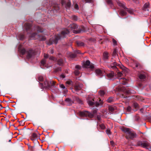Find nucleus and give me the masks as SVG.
I'll return each instance as SVG.
<instances>
[{
    "label": "nucleus",
    "mask_w": 151,
    "mask_h": 151,
    "mask_svg": "<svg viewBox=\"0 0 151 151\" xmlns=\"http://www.w3.org/2000/svg\"><path fill=\"white\" fill-rule=\"evenodd\" d=\"M40 87L41 88H46L49 89H51L52 87L56 88L55 86V82L53 81H48L46 80L44 82V83H40Z\"/></svg>",
    "instance_id": "obj_3"
},
{
    "label": "nucleus",
    "mask_w": 151,
    "mask_h": 151,
    "mask_svg": "<svg viewBox=\"0 0 151 151\" xmlns=\"http://www.w3.org/2000/svg\"><path fill=\"white\" fill-rule=\"evenodd\" d=\"M60 87L63 89H65V86L63 84L60 85Z\"/></svg>",
    "instance_id": "obj_52"
},
{
    "label": "nucleus",
    "mask_w": 151,
    "mask_h": 151,
    "mask_svg": "<svg viewBox=\"0 0 151 151\" xmlns=\"http://www.w3.org/2000/svg\"><path fill=\"white\" fill-rule=\"evenodd\" d=\"M114 76L115 73L113 71L111 72L110 73L107 74V76L110 78H113Z\"/></svg>",
    "instance_id": "obj_23"
},
{
    "label": "nucleus",
    "mask_w": 151,
    "mask_h": 151,
    "mask_svg": "<svg viewBox=\"0 0 151 151\" xmlns=\"http://www.w3.org/2000/svg\"><path fill=\"white\" fill-rule=\"evenodd\" d=\"M122 73L120 72H118L117 74V77L119 80V82L121 84L125 85L127 83V80L125 78H120L122 76Z\"/></svg>",
    "instance_id": "obj_5"
},
{
    "label": "nucleus",
    "mask_w": 151,
    "mask_h": 151,
    "mask_svg": "<svg viewBox=\"0 0 151 151\" xmlns=\"http://www.w3.org/2000/svg\"><path fill=\"white\" fill-rule=\"evenodd\" d=\"M133 106L134 107L136 108H139V105L137 103H134L133 104Z\"/></svg>",
    "instance_id": "obj_36"
},
{
    "label": "nucleus",
    "mask_w": 151,
    "mask_h": 151,
    "mask_svg": "<svg viewBox=\"0 0 151 151\" xmlns=\"http://www.w3.org/2000/svg\"><path fill=\"white\" fill-rule=\"evenodd\" d=\"M24 27L25 28V29L27 31V30L31 29V25L29 23H26L24 24Z\"/></svg>",
    "instance_id": "obj_20"
},
{
    "label": "nucleus",
    "mask_w": 151,
    "mask_h": 151,
    "mask_svg": "<svg viewBox=\"0 0 151 151\" xmlns=\"http://www.w3.org/2000/svg\"><path fill=\"white\" fill-rule=\"evenodd\" d=\"M83 85L81 83L76 84L74 86L75 91H78L80 90L83 87Z\"/></svg>",
    "instance_id": "obj_14"
},
{
    "label": "nucleus",
    "mask_w": 151,
    "mask_h": 151,
    "mask_svg": "<svg viewBox=\"0 0 151 151\" xmlns=\"http://www.w3.org/2000/svg\"><path fill=\"white\" fill-rule=\"evenodd\" d=\"M106 132L108 134H111V132L109 129H107L106 131Z\"/></svg>",
    "instance_id": "obj_45"
},
{
    "label": "nucleus",
    "mask_w": 151,
    "mask_h": 151,
    "mask_svg": "<svg viewBox=\"0 0 151 151\" xmlns=\"http://www.w3.org/2000/svg\"><path fill=\"white\" fill-rule=\"evenodd\" d=\"M66 83L68 85H71L72 83V82L71 81H68L66 82Z\"/></svg>",
    "instance_id": "obj_46"
},
{
    "label": "nucleus",
    "mask_w": 151,
    "mask_h": 151,
    "mask_svg": "<svg viewBox=\"0 0 151 151\" xmlns=\"http://www.w3.org/2000/svg\"><path fill=\"white\" fill-rule=\"evenodd\" d=\"M84 3L90 2L92 0H81Z\"/></svg>",
    "instance_id": "obj_41"
},
{
    "label": "nucleus",
    "mask_w": 151,
    "mask_h": 151,
    "mask_svg": "<svg viewBox=\"0 0 151 151\" xmlns=\"http://www.w3.org/2000/svg\"><path fill=\"white\" fill-rule=\"evenodd\" d=\"M147 119H148V120H150L151 119V116H149L148 117H147Z\"/></svg>",
    "instance_id": "obj_64"
},
{
    "label": "nucleus",
    "mask_w": 151,
    "mask_h": 151,
    "mask_svg": "<svg viewBox=\"0 0 151 151\" xmlns=\"http://www.w3.org/2000/svg\"><path fill=\"white\" fill-rule=\"evenodd\" d=\"M109 110L110 112H113L116 109V107L113 105L110 106H109Z\"/></svg>",
    "instance_id": "obj_18"
},
{
    "label": "nucleus",
    "mask_w": 151,
    "mask_h": 151,
    "mask_svg": "<svg viewBox=\"0 0 151 151\" xmlns=\"http://www.w3.org/2000/svg\"><path fill=\"white\" fill-rule=\"evenodd\" d=\"M83 65L84 68H89L91 69H93L94 68L93 65L92 64H91L89 60H87L84 63Z\"/></svg>",
    "instance_id": "obj_8"
},
{
    "label": "nucleus",
    "mask_w": 151,
    "mask_h": 151,
    "mask_svg": "<svg viewBox=\"0 0 151 151\" xmlns=\"http://www.w3.org/2000/svg\"><path fill=\"white\" fill-rule=\"evenodd\" d=\"M80 53V52L79 50H76L74 53H70L69 54V56L70 58H74L76 56V54Z\"/></svg>",
    "instance_id": "obj_15"
},
{
    "label": "nucleus",
    "mask_w": 151,
    "mask_h": 151,
    "mask_svg": "<svg viewBox=\"0 0 151 151\" xmlns=\"http://www.w3.org/2000/svg\"><path fill=\"white\" fill-rule=\"evenodd\" d=\"M97 119L99 120V121H100L101 120V117L100 116H97Z\"/></svg>",
    "instance_id": "obj_60"
},
{
    "label": "nucleus",
    "mask_w": 151,
    "mask_h": 151,
    "mask_svg": "<svg viewBox=\"0 0 151 151\" xmlns=\"http://www.w3.org/2000/svg\"><path fill=\"white\" fill-rule=\"evenodd\" d=\"M137 144L139 146H141L144 148H146L147 149H148V147L150 146V144L146 142L139 141L138 142Z\"/></svg>",
    "instance_id": "obj_10"
},
{
    "label": "nucleus",
    "mask_w": 151,
    "mask_h": 151,
    "mask_svg": "<svg viewBox=\"0 0 151 151\" xmlns=\"http://www.w3.org/2000/svg\"><path fill=\"white\" fill-rule=\"evenodd\" d=\"M37 138L38 136L37 134L35 133H34L32 134L31 137V139L32 140L34 141L37 139Z\"/></svg>",
    "instance_id": "obj_19"
},
{
    "label": "nucleus",
    "mask_w": 151,
    "mask_h": 151,
    "mask_svg": "<svg viewBox=\"0 0 151 151\" xmlns=\"http://www.w3.org/2000/svg\"><path fill=\"white\" fill-rule=\"evenodd\" d=\"M60 9L58 6V5H55L53 6V9L54 10H56V11H58Z\"/></svg>",
    "instance_id": "obj_31"
},
{
    "label": "nucleus",
    "mask_w": 151,
    "mask_h": 151,
    "mask_svg": "<svg viewBox=\"0 0 151 151\" xmlns=\"http://www.w3.org/2000/svg\"><path fill=\"white\" fill-rule=\"evenodd\" d=\"M58 63L60 65H62L63 64V61L62 59H60L58 60Z\"/></svg>",
    "instance_id": "obj_32"
},
{
    "label": "nucleus",
    "mask_w": 151,
    "mask_h": 151,
    "mask_svg": "<svg viewBox=\"0 0 151 151\" xmlns=\"http://www.w3.org/2000/svg\"><path fill=\"white\" fill-rule=\"evenodd\" d=\"M54 52H53V49H52L50 52V53H51V54H52Z\"/></svg>",
    "instance_id": "obj_63"
},
{
    "label": "nucleus",
    "mask_w": 151,
    "mask_h": 151,
    "mask_svg": "<svg viewBox=\"0 0 151 151\" xmlns=\"http://www.w3.org/2000/svg\"><path fill=\"white\" fill-rule=\"evenodd\" d=\"M113 54L114 56H116V49L113 51Z\"/></svg>",
    "instance_id": "obj_51"
},
{
    "label": "nucleus",
    "mask_w": 151,
    "mask_h": 151,
    "mask_svg": "<svg viewBox=\"0 0 151 151\" xmlns=\"http://www.w3.org/2000/svg\"><path fill=\"white\" fill-rule=\"evenodd\" d=\"M117 4L119 6L122 7L124 9H127L126 7L124 5V4L122 3H121L120 2H118Z\"/></svg>",
    "instance_id": "obj_27"
},
{
    "label": "nucleus",
    "mask_w": 151,
    "mask_h": 151,
    "mask_svg": "<svg viewBox=\"0 0 151 151\" xmlns=\"http://www.w3.org/2000/svg\"><path fill=\"white\" fill-rule=\"evenodd\" d=\"M76 44L78 46H83L84 45V43L80 41L77 42Z\"/></svg>",
    "instance_id": "obj_30"
},
{
    "label": "nucleus",
    "mask_w": 151,
    "mask_h": 151,
    "mask_svg": "<svg viewBox=\"0 0 151 151\" xmlns=\"http://www.w3.org/2000/svg\"><path fill=\"white\" fill-rule=\"evenodd\" d=\"M106 1L108 4L109 5L111 6L113 5V4L111 0H106Z\"/></svg>",
    "instance_id": "obj_34"
},
{
    "label": "nucleus",
    "mask_w": 151,
    "mask_h": 151,
    "mask_svg": "<svg viewBox=\"0 0 151 151\" xmlns=\"http://www.w3.org/2000/svg\"><path fill=\"white\" fill-rule=\"evenodd\" d=\"M36 55V53L35 50H29L27 52V58L29 59L32 58Z\"/></svg>",
    "instance_id": "obj_7"
},
{
    "label": "nucleus",
    "mask_w": 151,
    "mask_h": 151,
    "mask_svg": "<svg viewBox=\"0 0 151 151\" xmlns=\"http://www.w3.org/2000/svg\"><path fill=\"white\" fill-rule=\"evenodd\" d=\"M113 99L111 98H110L107 100V101L109 103H111L113 101Z\"/></svg>",
    "instance_id": "obj_42"
},
{
    "label": "nucleus",
    "mask_w": 151,
    "mask_h": 151,
    "mask_svg": "<svg viewBox=\"0 0 151 151\" xmlns=\"http://www.w3.org/2000/svg\"><path fill=\"white\" fill-rule=\"evenodd\" d=\"M103 104V102L102 101V102H100V104L98 103V102H97L96 103V106H98L100 105H102V104Z\"/></svg>",
    "instance_id": "obj_47"
},
{
    "label": "nucleus",
    "mask_w": 151,
    "mask_h": 151,
    "mask_svg": "<svg viewBox=\"0 0 151 151\" xmlns=\"http://www.w3.org/2000/svg\"><path fill=\"white\" fill-rule=\"evenodd\" d=\"M135 120H137V121L138 120L139 118V117L137 115L135 116Z\"/></svg>",
    "instance_id": "obj_57"
},
{
    "label": "nucleus",
    "mask_w": 151,
    "mask_h": 151,
    "mask_svg": "<svg viewBox=\"0 0 151 151\" xmlns=\"http://www.w3.org/2000/svg\"><path fill=\"white\" fill-rule=\"evenodd\" d=\"M77 102L79 103L80 104H83V102L82 101L79 99H77Z\"/></svg>",
    "instance_id": "obj_49"
},
{
    "label": "nucleus",
    "mask_w": 151,
    "mask_h": 151,
    "mask_svg": "<svg viewBox=\"0 0 151 151\" xmlns=\"http://www.w3.org/2000/svg\"><path fill=\"white\" fill-rule=\"evenodd\" d=\"M61 3L62 5L64 6L66 9H69L71 6V3L69 0L66 1L65 0H61Z\"/></svg>",
    "instance_id": "obj_9"
},
{
    "label": "nucleus",
    "mask_w": 151,
    "mask_h": 151,
    "mask_svg": "<svg viewBox=\"0 0 151 151\" xmlns=\"http://www.w3.org/2000/svg\"><path fill=\"white\" fill-rule=\"evenodd\" d=\"M70 112H71L72 113H75V111L73 110V109H72L70 110Z\"/></svg>",
    "instance_id": "obj_61"
},
{
    "label": "nucleus",
    "mask_w": 151,
    "mask_h": 151,
    "mask_svg": "<svg viewBox=\"0 0 151 151\" xmlns=\"http://www.w3.org/2000/svg\"><path fill=\"white\" fill-rule=\"evenodd\" d=\"M98 112V109L96 108H93L92 110V113H96Z\"/></svg>",
    "instance_id": "obj_38"
},
{
    "label": "nucleus",
    "mask_w": 151,
    "mask_h": 151,
    "mask_svg": "<svg viewBox=\"0 0 151 151\" xmlns=\"http://www.w3.org/2000/svg\"><path fill=\"white\" fill-rule=\"evenodd\" d=\"M100 127L103 129H105V126L104 124H101L99 125Z\"/></svg>",
    "instance_id": "obj_40"
},
{
    "label": "nucleus",
    "mask_w": 151,
    "mask_h": 151,
    "mask_svg": "<svg viewBox=\"0 0 151 151\" xmlns=\"http://www.w3.org/2000/svg\"><path fill=\"white\" fill-rule=\"evenodd\" d=\"M70 27L71 28L72 30L77 29L78 28V25L74 23H73L70 25Z\"/></svg>",
    "instance_id": "obj_21"
},
{
    "label": "nucleus",
    "mask_w": 151,
    "mask_h": 151,
    "mask_svg": "<svg viewBox=\"0 0 151 151\" xmlns=\"http://www.w3.org/2000/svg\"><path fill=\"white\" fill-rule=\"evenodd\" d=\"M55 71L56 72L61 71V68L60 67H58L55 69Z\"/></svg>",
    "instance_id": "obj_39"
},
{
    "label": "nucleus",
    "mask_w": 151,
    "mask_h": 151,
    "mask_svg": "<svg viewBox=\"0 0 151 151\" xmlns=\"http://www.w3.org/2000/svg\"><path fill=\"white\" fill-rule=\"evenodd\" d=\"M60 77L62 78H64L65 77V76L64 74H62L60 75Z\"/></svg>",
    "instance_id": "obj_58"
},
{
    "label": "nucleus",
    "mask_w": 151,
    "mask_h": 151,
    "mask_svg": "<svg viewBox=\"0 0 151 151\" xmlns=\"http://www.w3.org/2000/svg\"><path fill=\"white\" fill-rule=\"evenodd\" d=\"M109 57L108 53L107 52H104L103 54V59L106 60L108 59Z\"/></svg>",
    "instance_id": "obj_22"
},
{
    "label": "nucleus",
    "mask_w": 151,
    "mask_h": 151,
    "mask_svg": "<svg viewBox=\"0 0 151 151\" xmlns=\"http://www.w3.org/2000/svg\"><path fill=\"white\" fill-rule=\"evenodd\" d=\"M80 117H88L90 119L92 118L94 116V114H79Z\"/></svg>",
    "instance_id": "obj_13"
},
{
    "label": "nucleus",
    "mask_w": 151,
    "mask_h": 151,
    "mask_svg": "<svg viewBox=\"0 0 151 151\" xmlns=\"http://www.w3.org/2000/svg\"><path fill=\"white\" fill-rule=\"evenodd\" d=\"M79 70H75L74 73L76 75H78V74L79 73Z\"/></svg>",
    "instance_id": "obj_44"
},
{
    "label": "nucleus",
    "mask_w": 151,
    "mask_h": 151,
    "mask_svg": "<svg viewBox=\"0 0 151 151\" xmlns=\"http://www.w3.org/2000/svg\"><path fill=\"white\" fill-rule=\"evenodd\" d=\"M65 101L67 105L68 106L71 105L73 103V101L70 98H67Z\"/></svg>",
    "instance_id": "obj_16"
},
{
    "label": "nucleus",
    "mask_w": 151,
    "mask_h": 151,
    "mask_svg": "<svg viewBox=\"0 0 151 151\" xmlns=\"http://www.w3.org/2000/svg\"><path fill=\"white\" fill-rule=\"evenodd\" d=\"M72 18L73 19L75 20H77V17L76 16H72Z\"/></svg>",
    "instance_id": "obj_53"
},
{
    "label": "nucleus",
    "mask_w": 151,
    "mask_h": 151,
    "mask_svg": "<svg viewBox=\"0 0 151 151\" xmlns=\"http://www.w3.org/2000/svg\"><path fill=\"white\" fill-rule=\"evenodd\" d=\"M94 100L93 98H91L90 96H88L87 98V102L89 106H92L94 104Z\"/></svg>",
    "instance_id": "obj_11"
},
{
    "label": "nucleus",
    "mask_w": 151,
    "mask_h": 151,
    "mask_svg": "<svg viewBox=\"0 0 151 151\" xmlns=\"http://www.w3.org/2000/svg\"><path fill=\"white\" fill-rule=\"evenodd\" d=\"M74 8L78 10L79 9L78 5L77 4H76L74 5Z\"/></svg>",
    "instance_id": "obj_50"
},
{
    "label": "nucleus",
    "mask_w": 151,
    "mask_h": 151,
    "mask_svg": "<svg viewBox=\"0 0 151 151\" xmlns=\"http://www.w3.org/2000/svg\"><path fill=\"white\" fill-rule=\"evenodd\" d=\"M44 58L41 61L40 67L42 68L43 69L48 68V67L46 65V61L45 59L48 58V55L45 54L44 55Z\"/></svg>",
    "instance_id": "obj_6"
},
{
    "label": "nucleus",
    "mask_w": 151,
    "mask_h": 151,
    "mask_svg": "<svg viewBox=\"0 0 151 151\" xmlns=\"http://www.w3.org/2000/svg\"><path fill=\"white\" fill-rule=\"evenodd\" d=\"M38 80L40 81H42L43 80V77L42 76H40L38 77Z\"/></svg>",
    "instance_id": "obj_37"
},
{
    "label": "nucleus",
    "mask_w": 151,
    "mask_h": 151,
    "mask_svg": "<svg viewBox=\"0 0 151 151\" xmlns=\"http://www.w3.org/2000/svg\"><path fill=\"white\" fill-rule=\"evenodd\" d=\"M112 41L114 45H115L116 44L117 42L114 39Z\"/></svg>",
    "instance_id": "obj_56"
},
{
    "label": "nucleus",
    "mask_w": 151,
    "mask_h": 151,
    "mask_svg": "<svg viewBox=\"0 0 151 151\" xmlns=\"http://www.w3.org/2000/svg\"><path fill=\"white\" fill-rule=\"evenodd\" d=\"M17 38L20 40H22L24 38V36L22 34H19L17 36Z\"/></svg>",
    "instance_id": "obj_25"
},
{
    "label": "nucleus",
    "mask_w": 151,
    "mask_h": 151,
    "mask_svg": "<svg viewBox=\"0 0 151 151\" xmlns=\"http://www.w3.org/2000/svg\"><path fill=\"white\" fill-rule=\"evenodd\" d=\"M96 75L98 76H103L104 71L100 69H96L95 70Z\"/></svg>",
    "instance_id": "obj_12"
},
{
    "label": "nucleus",
    "mask_w": 151,
    "mask_h": 151,
    "mask_svg": "<svg viewBox=\"0 0 151 151\" xmlns=\"http://www.w3.org/2000/svg\"><path fill=\"white\" fill-rule=\"evenodd\" d=\"M127 11H128L129 12L130 14H132V10H127Z\"/></svg>",
    "instance_id": "obj_62"
},
{
    "label": "nucleus",
    "mask_w": 151,
    "mask_h": 151,
    "mask_svg": "<svg viewBox=\"0 0 151 151\" xmlns=\"http://www.w3.org/2000/svg\"><path fill=\"white\" fill-rule=\"evenodd\" d=\"M140 66V65L139 63H136V67H138L139 66Z\"/></svg>",
    "instance_id": "obj_59"
},
{
    "label": "nucleus",
    "mask_w": 151,
    "mask_h": 151,
    "mask_svg": "<svg viewBox=\"0 0 151 151\" xmlns=\"http://www.w3.org/2000/svg\"><path fill=\"white\" fill-rule=\"evenodd\" d=\"M30 37L34 39H35L38 38L40 40L42 41L45 40L46 39V38L45 36H40L36 33H34L30 35Z\"/></svg>",
    "instance_id": "obj_4"
},
{
    "label": "nucleus",
    "mask_w": 151,
    "mask_h": 151,
    "mask_svg": "<svg viewBox=\"0 0 151 151\" xmlns=\"http://www.w3.org/2000/svg\"><path fill=\"white\" fill-rule=\"evenodd\" d=\"M132 108L130 106H128L127 108V112H129L131 110Z\"/></svg>",
    "instance_id": "obj_43"
},
{
    "label": "nucleus",
    "mask_w": 151,
    "mask_h": 151,
    "mask_svg": "<svg viewBox=\"0 0 151 151\" xmlns=\"http://www.w3.org/2000/svg\"><path fill=\"white\" fill-rule=\"evenodd\" d=\"M37 29V32H43V30L39 26H37L36 27Z\"/></svg>",
    "instance_id": "obj_33"
},
{
    "label": "nucleus",
    "mask_w": 151,
    "mask_h": 151,
    "mask_svg": "<svg viewBox=\"0 0 151 151\" xmlns=\"http://www.w3.org/2000/svg\"><path fill=\"white\" fill-rule=\"evenodd\" d=\"M122 130L125 133V137L127 139H133L136 137V134L129 128H124Z\"/></svg>",
    "instance_id": "obj_2"
},
{
    "label": "nucleus",
    "mask_w": 151,
    "mask_h": 151,
    "mask_svg": "<svg viewBox=\"0 0 151 151\" xmlns=\"http://www.w3.org/2000/svg\"><path fill=\"white\" fill-rule=\"evenodd\" d=\"M113 66H111V68H112L113 69H115L116 68V66L117 65L116 63V62H114L113 63Z\"/></svg>",
    "instance_id": "obj_35"
},
{
    "label": "nucleus",
    "mask_w": 151,
    "mask_h": 151,
    "mask_svg": "<svg viewBox=\"0 0 151 151\" xmlns=\"http://www.w3.org/2000/svg\"><path fill=\"white\" fill-rule=\"evenodd\" d=\"M19 51L22 55H24L26 52L24 48H21L20 47L19 48Z\"/></svg>",
    "instance_id": "obj_24"
},
{
    "label": "nucleus",
    "mask_w": 151,
    "mask_h": 151,
    "mask_svg": "<svg viewBox=\"0 0 151 151\" xmlns=\"http://www.w3.org/2000/svg\"><path fill=\"white\" fill-rule=\"evenodd\" d=\"M75 68L77 69V70H79L81 69V67L79 65H76V66Z\"/></svg>",
    "instance_id": "obj_55"
},
{
    "label": "nucleus",
    "mask_w": 151,
    "mask_h": 151,
    "mask_svg": "<svg viewBox=\"0 0 151 151\" xmlns=\"http://www.w3.org/2000/svg\"><path fill=\"white\" fill-rule=\"evenodd\" d=\"M149 3H147L144 4L143 7V9L145 11H149Z\"/></svg>",
    "instance_id": "obj_17"
},
{
    "label": "nucleus",
    "mask_w": 151,
    "mask_h": 151,
    "mask_svg": "<svg viewBox=\"0 0 151 151\" xmlns=\"http://www.w3.org/2000/svg\"><path fill=\"white\" fill-rule=\"evenodd\" d=\"M49 59L50 60H53L54 61L55 60H56L55 58L54 57H52V56L50 57L49 58Z\"/></svg>",
    "instance_id": "obj_54"
},
{
    "label": "nucleus",
    "mask_w": 151,
    "mask_h": 151,
    "mask_svg": "<svg viewBox=\"0 0 151 151\" xmlns=\"http://www.w3.org/2000/svg\"><path fill=\"white\" fill-rule=\"evenodd\" d=\"M99 94L101 96H103L106 93V92L104 90H101L99 92Z\"/></svg>",
    "instance_id": "obj_29"
},
{
    "label": "nucleus",
    "mask_w": 151,
    "mask_h": 151,
    "mask_svg": "<svg viewBox=\"0 0 151 151\" xmlns=\"http://www.w3.org/2000/svg\"><path fill=\"white\" fill-rule=\"evenodd\" d=\"M126 12L123 9L120 10L119 14L122 16H124L126 15Z\"/></svg>",
    "instance_id": "obj_26"
},
{
    "label": "nucleus",
    "mask_w": 151,
    "mask_h": 151,
    "mask_svg": "<svg viewBox=\"0 0 151 151\" xmlns=\"http://www.w3.org/2000/svg\"><path fill=\"white\" fill-rule=\"evenodd\" d=\"M139 78L142 80H143L145 78V76L143 73H141L139 75Z\"/></svg>",
    "instance_id": "obj_28"
},
{
    "label": "nucleus",
    "mask_w": 151,
    "mask_h": 151,
    "mask_svg": "<svg viewBox=\"0 0 151 151\" xmlns=\"http://www.w3.org/2000/svg\"><path fill=\"white\" fill-rule=\"evenodd\" d=\"M69 33V31L68 29H64L62 31L60 34L55 36L50 39L47 42V44L49 45H50L53 43L57 44L58 40L61 38L65 37L66 35Z\"/></svg>",
    "instance_id": "obj_1"
},
{
    "label": "nucleus",
    "mask_w": 151,
    "mask_h": 151,
    "mask_svg": "<svg viewBox=\"0 0 151 151\" xmlns=\"http://www.w3.org/2000/svg\"><path fill=\"white\" fill-rule=\"evenodd\" d=\"M91 113L90 112H89L88 111L86 110H84L83 111L81 112L80 113Z\"/></svg>",
    "instance_id": "obj_48"
}]
</instances>
